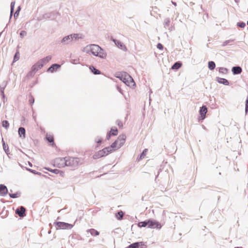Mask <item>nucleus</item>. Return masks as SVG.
I'll list each match as a JSON object with an SVG mask.
<instances>
[{"instance_id": "obj_1", "label": "nucleus", "mask_w": 248, "mask_h": 248, "mask_svg": "<svg viewBox=\"0 0 248 248\" xmlns=\"http://www.w3.org/2000/svg\"><path fill=\"white\" fill-rule=\"evenodd\" d=\"M83 51L88 54L91 53L93 56L98 57L101 59H105L107 53L100 46L95 44H90L86 46L83 49Z\"/></svg>"}, {"instance_id": "obj_2", "label": "nucleus", "mask_w": 248, "mask_h": 248, "mask_svg": "<svg viewBox=\"0 0 248 248\" xmlns=\"http://www.w3.org/2000/svg\"><path fill=\"white\" fill-rule=\"evenodd\" d=\"M138 226L140 227H145L147 226L148 228L153 229H160L161 227V224L158 222L152 220L140 222L139 223Z\"/></svg>"}, {"instance_id": "obj_3", "label": "nucleus", "mask_w": 248, "mask_h": 248, "mask_svg": "<svg viewBox=\"0 0 248 248\" xmlns=\"http://www.w3.org/2000/svg\"><path fill=\"white\" fill-rule=\"evenodd\" d=\"M80 164V159L78 158L66 157V166L75 169Z\"/></svg>"}, {"instance_id": "obj_4", "label": "nucleus", "mask_w": 248, "mask_h": 248, "mask_svg": "<svg viewBox=\"0 0 248 248\" xmlns=\"http://www.w3.org/2000/svg\"><path fill=\"white\" fill-rule=\"evenodd\" d=\"M121 80L123 81L127 86H132L135 85V83L133 78L128 74H125L124 77L120 78Z\"/></svg>"}, {"instance_id": "obj_5", "label": "nucleus", "mask_w": 248, "mask_h": 248, "mask_svg": "<svg viewBox=\"0 0 248 248\" xmlns=\"http://www.w3.org/2000/svg\"><path fill=\"white\" fill-rule=\"evenodd\" d=\"M56 224V229H71L73 228V225L67 223L63 222H54Z\"/></svg>"}, {"instance_id": "obj_6", "label": "nucleus", "mask_w": 248, "mask_h": 248, "mask_svg": "<svg viewBox=\"0 0 248 248\" xmlns=\"http://www.w3.org/2000/svg\"><path fill=\"white\" fill-rule=\"evenodd\" d=\"M54 163L55 165L58 168L65 167L66 166V157L57 158L55 160Z\"/></svg>"}, {"instance_id": "obj_7", "label": "nucleus", "mask_w": 248, "mask_h": 248, "mask_svg": "<svg viewBox=\"0 0 248 248\" xmlns=\"http://www.w3.org/2000/svg\"><path fill=\"white\" fill-rule=\"evenodd\" d=\"M126 136L124 134L120 135L115 141L118 144V148H121L124 143Z\"/></svg>"}, {"instance_id": "obj_8", "label": "nucleus", "mask_w": 248, "mask_h": 248, "mask_svg": "<svg viewBox=\"0 0 248 248\" xmlns=\"http://www.w3.org/2000/svg\"><path fill=\"white\" fill-rule=\"evenodd\" d=\"M44 64L42 63V62L40 60H39L32 66L31 68V70L35 73L36 71H37L39 69L42 68Z\"/></svg>"}, {"instance_id": "obj_9", "label": "nucleus", "mask_w": 248, "mask_h": 248, "mask_svg": "<svg viewBox=\"0 0 248 248\" xmlns=\"http://www.w3.org/2000/svg\"><path fill=\"white\" fill-rule=\"evenodd\" d=\"M25 211V208L23 206H20L19 208L16 210V213L20 217H24L26 216Z\"/></svg>"}, {"instance_id": "obj_10", "label": "nucleus", "mask_w": 248, "mask_h": 248, "mask_svg": "<svg viewBox=\"0 0 248 248\" xmlns=\"http://www.w3.org/2000/svg\"><path fill=\"white\" fill-rule=\"evenodd\" d=\"M8 189L7 187L3 185H0V196L2 197L5 196L8 193Z\"/></svg>"}, {"instance_id": "obj_11", "label": "nucleus", "mask_w": 248, "mask_h": 248, "mask_svg": "<svg viewBox=\"0 0 248 248\" xmlns=\"http://www.w3.org/2000/svg\"><path fill=\"white\" fill-rule=\"evenodd\" d=\"M112 40L119 48L124 50H126L125 46L122 42L115 39H112Z\"/></svg>"}, {"instance_id": "obj_12", "label": "nucleus", "mask_w": 248, "mask_h": 248, "mask_svg": "<svg viewBox=\"0 0 248 248\" xmlns=\"http://www.w3.org/2000/svg\"><path fill=\"white\" fill-rule=\"evenodd\" d=\"M207 112V108L205 106H203L201 108L200 113L201 119L203 120L205 118L206 114Z\"/></svg>"}, {"instance_id": "obj_13", "label": "nucleus", "mask_w": 248, "mask_h": 248, "mask_svg": "<svg viewBox=\"0 0 248 248\" xmlns=\"http://www.w3.org/2000/svg\"><path fill=\"white\" fill-rule=\"evenodd\" d=\"M72 43L70 35L64 37L61 40L62 45H68Z\"/></svg>"}, {"instance_id": "obj_14", "label": "nucleus", "mask_w": 248, "mask_h": 248, "mask_svg": "<svg viewBox=\"0 0 248 248\" xmlns=\"http://www.w3.org/2000/svg\"><path fill=\"white\" fill-rule=\"evenodd\" d=\"M70 37L71 38V40L73 42L76 41L79 39H81L82 38V36L81 34L74 33L70 34Z\"/></svg>"}, {"instance_id": "obj_15", "label": "nucleus", "mask_w": 248, "mask_h": 248, "mask_svg": "<svg viewBox=\"0 0 248 248\" xmlns=\"http://www.w3.org/2000/svg\"><path fill=\"white\" fill-rule=\"evenodd\" d=\"M232 71L234 75H238L242 72V69L241 67L237 66L233 67Z\"/></svg>"}, {"instance_id": "obj_16", "label": "nucleus", "mask_w": 248, "mask_h": 248, "mask_svg": "<svg viewBox=\"0 0 248 248\" xmlns=\"http://www.w3.org/2000/svg\"><path fill=\"white\" fill-rule=\"evenodd\" d=\"M216 80L220 84H222L224 85H229V82L228 80L223 78H220L219 77L216 78Z\"/></svg>"}, {"instance_id": "obj_17", "label": "nucleus", "mask_w": 248, "mask_h": 248, "mask_svg": "<svg viewBox=\"0 0 248 248\" xmlns=\"http://www.w3.org/2000/svg\"><path fill=\"white\" fill-rule=\"evenodd\" d=\"M104 152V151H103L100 150L97 152L95 153V154L93 155V158L94 159H97L102 157L105 156Z\"/></svg>"}, {"instance_id": "obj_18", "label": "nucleus", "mask_w": 248, "mask_h": 248, "mask_svg": "<svg viewBox=\"0 0 248 248\" xmlns=\"http://www.w3.org/2000/svg\"><path fill=\"white\" fill-rule=\"evenodd\" d=\"M18 134H19V136L21 138H22L23 139L25 138L26 131H25V129L24 127H20L18 128Z\"/></svg>"}, {"instance_id": "obj_19", "label": "nucleus", "mask_w": 248, "mask_h": 248, "mask_svg": "<svg viewBox=\"0 0 248 248\" xmlns=\"http://www.w3.org/2000/svg\"><path fill=\"white\" fill-rule=\"evenodd\" d=\"M60 67V65L58 64H53L47 70V71L50 72H53L55 70L57 69L58 68Z\"/></svg>"}, {"instance_id": "obj_20", "label": "nucleus", "mask_w": 248, "mask_h": 248, "mask_svg": "<svg viewBox=\"0 0 248 248\" xmlns=\"http://www.w3.org/2000/svg\"><path fill=\"white\" fill-rule=\"evenodd\" d=\"M51 59V56H47L45 58H44L41 60H40L42 62L44 65L48 62Z\"/></svg>"}, {"instance_id": "obj_21", "label": "nucleus", "mask_w": 248, "mask_h": 248, "mask_svg": "<svg viewBox=\"0 0 248 248\" xmlns=\"http://www.w3.org/2000/svg\"><path fill=\"white\" fill-rule=\"evenodd\" d=\"M90 69L91 71L94 74V75H99L100 74V71L96 69L94 66H90Z\"/></svg>"}, {"instance_id": "obj_22", "label": "nucleus", "mask_w": 248, "mask_h": 248, "mask_svg": "<svg viewBox=\"0 0 248 248\" xmlns=\"http://www.w3.org/2000/svg\"><path fill=\"white\" fill-rule=\"evenodd\" d=\"M101 150L104 151V156L108 155V154L111 153L112 151V149H110L109 147H106Z\"/></svg>"}, {"instance_id": "obj_23", "label": "nucleus", "mask_w": 248, "mask_h": 248, "mask_svg": "<svg viewBox=\"0 0 248 248\" xmlns=\"http://www.w3.org/2000/svg\"><path fill=\"white\" fill-rule=\"evenodd\" d=\"M208 66L210 70H213L215 68L216 64L213 61H210L208 62Z\"/></svg>"}, {"instance_id": "obj_24", "label": "nucleus", "mask_w": 248, "mask_h": 248, "mask_svg": "<svg viewBox=\"0 0 248 248\" xmlns=\"http://www.w3.org/2000/svg\"><path fill=\"white\" fill-rule=\"evenodd\" d=\"M108 147H109V148L110 149H112V151L115 150H117V149H118L120 148H118V144L116 142V141H115L113 143H112V144L110 146H108Z\"/></svg>"}, {"instance_id": "obj_25", "label": "nucleus", "mask_w": 248, "mask_h": 248, "mask_svg": "<svg viewBox=\"0 0 248 248\" xmlns=\"http://www.w3.org/2000/svg\"><path fill=\"white\" fill-rule=\"evenodd\" d=\"M88 232H90L91 234L93 236L98 235L99 234V232L93 229L89 230Z\"/></svg>"}, {"instance_id": "obj_26", "label": "nucleus", "mask_w": 248, "mask_h": 248, "mask_svg": "<svg viewBox=\"0 0 248 248\" xmlns=\"http://www.w3.org/2000/svg\"><path fill=\"white\" fill-rule=\"evenodd\" d=\"M218 71L220 73H221L223 74H227V73L228 72V70L226 68L220 67L218 69Z\"/></svg>"}, {"instance_id": "obj_27", "label": "nucleus", "mask_w": 248, "mask_h": 248, "mask_svg": "<svg viewBox=\"0 0 248 248\" xmlns=\"http://www.w3.org/2000/svg\"><path fill=\"white\" fill-rule=\"evenodd\" d=\"M182 64L181 63L179 62H175L171 67V69H178L181 66Z\"/></svg>"}, {"instance_id": "obj_28", "label": "nucleus", "mask_w": 248, "mask_h": 248, "mask_svg": "<svg viewBox=\"0 0 248 248\" xmlns=\"http://www.w3.org/2000/svg\"><path fill=\"white\" fill-rule=\"evenodd\" d=\"M170 24V18H166L164 20V27L166 29H167V28L169 27Z\"/></svg>"}, {"instance_id": "obj_29", "label": "nucleus", "mask_w": 248, "mask_h": 248, "mask_svg": "<svg viewBox=\"0 0 248 248\" xmlns=\"http://www.w3.org/2000/svg\"><path fill=\"white\" fill-rule=\"evenodd\" d=\"M124 216V213L122 211H119L116 214V217L118 219H121Z\"/></svg>"}, {"instance_id": "obj_30", "label": "nucleus", "mask_w": 248, "mask_h": 248, "mask_svg": "<svg viewBox=\"0 0 248 248\" xmlns=\"http://www.w3.org/2000/svg\"><path fill=\"white\" fill-rule=\"evenodd\" d=\"M20 196V192H17L14 194H9V196L12 198H18Z\"/></svg>"}, {"instance_id": "obj_31", "label": "nucleus", "mask_w": 248, "mask_h": 248, "mask_svg": "<svg viewBox=\"0 0 248 248\" xmlns=\"http://www.w3.org/2000/svg\"><path fill=\"white\" fill-rule=\"evenodd\" d=\"M46 169L47 170H48V171H49L50 172H52L55 174H58L59 172H61V173H63V172L61 171L60 170H59L58 169H54V170L50 169Z\"/></svg>"}, {"instance_id": "obj_32", "label": "nucleus", "mask_w": 248, "mask_h": 248, "mask_svg": "<svg viewBox=\"0 0 248 248\" xmlns=\"http://www.w3.org/2000/svg\"><path fill=\"white\" fill-rule=\"evenodd\" d=\"M2 126L5 127L6 129H7L9 126V122L6 120H4V121H2Z\"/></svg>"}, {"instance_id": "obj_33", "label": "nucleus", "mask_w": 248, "mask_h": 248, "mask_svg": "<svg viewBox=\"0 0 248 248\" xmlns=\"http://www.w3.org/2000/svg\"><path fill=\"white\" fill-rule=\"evenodd\" d=\"M15 4V1H12V2L11 3V14H10V18H11L12 16V14H13V13L14 12Z\"/></svg>"}, {"instance_id": "obj_34", "label": "nucleus", "mask_w": 248, "mask_h": 248, "mask_svg": "<svg viewBox=\"0 0 248 248\" xmlns=\"http://www.w3.org/2000/svg\"><path fill=\"white\" fill-rule=\"evenodd\" d=\"M118 130L117 128H111V130L109 132V133L113 136H116L117 135Z\"/></svg>"}, {"instance_id": "obj_35", "label": "nucleus", "mask_w": 248, "mask_h": 248, "mask_svg": "<svg viewBox=\"0 0 248 248\" xmlns=\"http://www.w3.org/2000/svg\"><path fill=\"white\" fill-rule=\"evenodd\" d=\"M2 141H3V150H4V151L6 153V154L8 155L9 154V151H8V146L7 145L6 146L5 145V143L3 141V140H2Z\"/></svg>"}, {"instance_id": "obj_36", "label": "nucleus", "mask_w": 248, "mask_h": 248, "mask_svg": "<svg viewBox=\"0 0 248 248\" xmlns=\"http://www.w3.org/2000/svg\"><path fill=\"white\" fill-rule=\"evenodd\" d=\"M19 57H20V55H19V52H16L14 56L13 62H16L17 61H18L19 59Z\"/></svg>"}, {"instance_id": "obj_37", "label": "nucleus", "mask_w": 248, "mask_h": 248, "mask_svg": "<svg viewBox=\"0 0 248 248\" xmlns=\"http://www.w3.org/2000/svg\"><path fill=\"white\" fill-rule=\"evenodd\" d=\"M138 245L139 244L138 243H134L130 245L127 248H137Z\"/></svg>"}, {"instance_id": "obj_38", "label": "nucleus", "mask_w": 248, "mask_h": 248, "mask_svg": "<svg viewBox=\"0 0 248 248\" xmlns=\"http://www.w3.org/2000/svg\"><path fill=\"white\" fill-rule=\"evenodd\" d=\"M237 25L241 28H243L246 26V24L244 22H238Z\"/></svg>"}, {"instance_id": "obj_39", "label": "nucleus", "mask_w": 248, "mask_h": 248, "mask_svg": "<svg viewBox=\"0 0 248 248\" xmlns=\"http://www.w3.org/2000/svg\"><path fill=\"white\" fill-rule=\"evenodd\" d=\"M46 139L49 142H53L54 141V139H53V137H51V136H47L46 137Z\"/></svg>"}, {"instance_id": "obj_40", "label": "nucleus", "mask_w": 248, "mask_h": 248, "mask_svg": "<svg viewBox=\"0 0 248 248\" xmlns=\"http://www.w3.org/2000/svg\"><path fill=\"white\" fill-rule=\"evenodd\" d=\"M233 42V40H226L225 41H224L222 46H225L226 45H227L229 43H231V42Z\"/></svg>"}, {"instance_id": "obj_41", "label": "nucleus", "mask_w": 248, "mask_h": 248, "mask_svg": "<svg viewBox=\"0 0 248 248\" xmlns=\"http://www.w3.org/2000/svg\"><path fill=\"white\" fill-rule=\"evenodd\" d=\"M27 35V32L25 31H22L20 33V36L21 38L24 37Z\"/></svg>"}, {"instance_id": "obj_42", "label": "nucleus", "mask_w": 248, "mask_h": 248, "mask_svg": "<svg viewBox=\"0 0 248 248\" xmlns=\"http://www.w3.org/2000/svg\"><path fill=\"white\" fill-rule=\"evenodd\" d=\"M20 10V6H19L18 7V9L16 10V11L15 12V13L14 14V17H17L18 16L19 12Z\"/></svg>"}, {"instance_id": "obj_43", "label": "nucleus", "mask_w": 248, "mask_h": 248, "mask_svg": "<svg viewBox=\"0 0 248 248\" xmlns=\"http://www.w3.org/2000/svg\"><path fill=\"white\" fill-rule=\"evenodd\" d=\"M137 243L139 244L138 245L137 248H142L143 246H145L144 244L142 242Z\"/></svg>"}, {"instance_id": "obj_44", "label": "nucleus", "mask_w": 248, "mask_h": 248, "mask_svg": "<svg viewBox=\"0 0 248 248\" xmlns=\"http://www.w3.org/2000/svg\"><path fill=\"white\" fill-rule=\"evenodd\" d=\"M147 149H145L142 153H141V155H140V158H141L142 157H143L145 155H146V153L147 152Z\"/></svg>"}, {"instance_id": "obj_45", "label": "nucleus", "mask_w": 248, "mask_h": 248, "mask_svg": "<svg viewBox=\"0 0 248 248\" xmlns=\"http://www.w3.org/2000/svg\"><path fill=\"white\" fill-rule=\"evenodd\" d=\"M116 124H118V125L119 127H122L123 126V123L121 122V121L118 120L116 121Z\"/></svg>"}, {"instance_id": "obj_46", "label": "nucleus", "mask_w": 248, "mask_h": 248, "mask_svg": "<svg viewBox=\"0 0 248 248\" xmlns=\"http://www.w3.org/2000/svg\"><path fill=\"white\" fill-rule=\"evenodd\" d=\"M157 48L159 49H162L163 48V45L160 44V43H158L157 45Z\"/></svg>"}, {"instance_id": "obj_47", "label": "nucleus", "mask_w": 248, "mask_h": 248, "mask_svg": "<svg viewBox=\"0 0 248 248\" xmlns=\"http://www.w3.org/2000/svg\"><path fill=\"white\" fill-rule=\"evenodd\" d=\"M27 169L28 170H29L31 172H32V173H33L34 174H36V170H32V169Z\"/></svg>"}, {"instance_id": "obj_48", "label": "nucleus", "mask_w": 248, "mask_h": 248, "mask_svg": "<svg viewBox=\"0 0 248 248\" xmlns=\"http://www.w3.org/2000/svg\"><path fill=\"white\" fill-rule=\"evenodd\" d=\"M29 101L31 104H32L34 102V98L31 97V98L29 99Z\"/></svg>"}, {"instance_id": "obj_49", "label": "nucleus", "mask_w": 248, "mask_h": 248, "mask_svg": "<svg viewBox=\"0 0 248 248\" xmlns=\"http://www.w3.org/2000/svg\"><path fill=\"white\" fill-rule=\"evenodd\" d=\"M96 142L98 143V144H100L101 142H102V139L101 138H100L99 139H98L97 140H96Z\"/></svg>"}, {"instance_id": "obj_50", "label": "nucleus", "mask_w": 248, "mask_h": 248, "mask_svg": "<svg viewBox=\"0 0 248 248\" xmlns=\"http://www.w3.org/2000/svg\"><path fill=\"white\" fill-rule=\"evenodd\" d=\"M110 136H111V134L110 133L108 134L107 135V137H106L107 139L108 140L110 139Z\"/></svg>"}, {"instance_id": "obj_51", "label": "nucleus", "mask_w": 248, "mask_h": 248, "mask_svg": "<svg viewBox=\"0 0 248 248\" xmlns=\"http://www.w3.org/2000/svg\"><path fill=\"white\" fill-rule=\"evenodd\" d=\"M4 88H3L2 89H1V94L3 96V97H4Z\"/></svg>"}, {"instance_id": "obj_52", "label": "nucleus", "mask_w": 248, "mask_h": 248, "mask_svg": "<svg viewBox=\"0 0 248 248\" xmlns=\"http://www.w3.org/2000/svg\"><path fill=\"white\" fill-rule=\"evenodd\" d=\"M171 3H172L173 5H174L175 6H176L177 5V4L175 2H174V1H171Z\"/></svg>"}, {"instance_id": "obj_53", "label": "nucleus", "mask_w": 248, "mask_h": 248, "mask_svg": "<svg viewBox=\"0 0 248 248\" xmlns=\"http://www.w3.org/2000/svg\"><path fill=\"white\" fill-rule=\"evenodd\" d=\"M36 174L38 175H41L42 173L40 172L36 171Z\"/></svg>"}, {"instance_id": "obj_54", "label": "nucleus", "mask_w": 248, "mask_h": 248, "mask_svg": "<svg viewBox=\"0 0 248 248\" xmlns=\"http://www.w3.org/2000/svg\"><path fill=\"white\" fill-rule=\"evenodd\" d=\"M28 164L30 167H32V164L30 162H28Z\"/></svg>"}, {"instance_id": "obj_55", "label": "nucleus", "mask_w": 248, "mask_h": 248, "mask_svg": "<svg viewBox=\"0 0 248 248\" xmlns=\"http://www.w3.org/2000/svg\"><path fill=\"white\" fill-rule=\"evenodd\" d=\"M117 88H118V90H119V91L120 92V93H122L121 92V89L120 88H119V87H117Z\"/></svg>"}, {"instance_id": "obj_56", "label": "nucleus", "mask_w": 248, "mask_h": 248, "mask_svg": "<svg viewBox=\"0 0 248 248\" xmlns=\"http://www.w3.org/2000/svg\"><path fill=\"white\" fill-rule=\"evenodd\" d=\"M242 248L241 247H237V248Z\"/></svg>"}]
</instances>
